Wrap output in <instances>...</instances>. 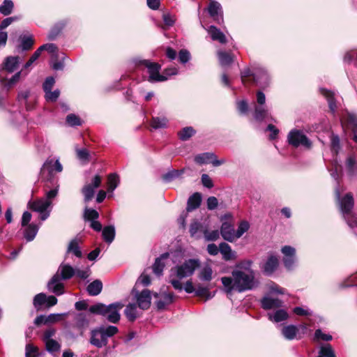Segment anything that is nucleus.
Returning a JSON list of instances; mask_svg holds the SVG:
<instances>
[{
    "mask_svg": "<svg viewBox=\"0 0 357 357\" xmlns=\"http://www.w3.org/2000/svg\"><path fill=\"white\" fill-rule=\"evenodd\" d=\"M220 234L225 241L229 242H233L236 239V233L233 227L227 222H224L222 224Z\"/></svg>",
    "mask_w": 357,
    "mask_h": 357,
    "instance_id": "nucleus-17",
    "label": "nucleus"
},
{
    "mask_svg": "<svg viewBox=\"0 0 357 357\" xmlns=\"http://www.w3.org/2000/svg\"><path fill=\"white\" fill-rule=\"evenodd\" d=\"M28 71L27 72H24L23 73L22 70H20L17 73H16L14 75L12 76V77L8 80V83H7V86L10 88L12 87L13 85H14L15 84H16L19 80H20V78L21 77L22 75H23L24 76H26L27 74H28Z\"/></svg>",
    "mask_w": 357,
    "mask_h": 357,
    "instance_id": "nucleus-61",
    "label": "nucleus"
},
{
    "mask_svg": "<svg viewBox=\"0 0 357 357\" xmlns=\"http://www.w3.org/2000/svg\"><path fill=\"white\" fill-rule=\"evenodd\" d=\"M250 228V225L247 221H241L238 227L236 233V238H240Z\"/></svg>",
    "mask_w": 357,
    "mask_h": 357,
    "instance_id": "nucleus-52",
    "label": "nucleus"
},
{
    "mask_svg": "<svg viewBox=\"0 0 357 357\" xmlns=\"http://www.w3.org/2000/svg\"><path fill=\"white\" fill-rule=\"evenodd\" d=\"M242 83L245 85H251L257 82L256 76L250 68H245L241 72Z\"/></svg>",
    "mask_w": 357,
    "mask_h": 357,
    "instance_id": "nucleus-28",
    "label": "nucleus"
},
{
    "mask_svg": "<svg viewBox=\"0 0 357 357\" xmlns=\"http://www.w3.org/2000/svg\"><path fill=\"white\" fill-rule=\"evenodd\" d=\"M62 28L63 27L61 26H59L58 24L53 26L47 36L48 40H54L56 38V37L61 33Z\"/></svg>",
    "mask_w": 357,
    "mask_h": 357,
    "instance_id": "nucleus-55",
    "label": "nucleus"
},
{
    "mask_svg": "<svg viewBox=\"0 0 357 357\" xmlns=\"http://www.w3.org/2000/svg\"><path fill=\"white\" fill-rule=\"evenodd\" d=\"M137 307L135 303H129L124 310L126 317L130 322H134L137 317Z\"/></svg>",
    "mask_w": 357,
    "mask_h": 357,
    "instance_id": "nucleus-34",
    "label": "nucleus"
},
{
    "mask_svg": "<svg viewBox=\"0 0 357 357\" xmlns=\"http://www.w3.org/2000/svg\"><path fill=\"white\" fill-rule=\"evenodd\" d=\"M44 188L46 191L45 195L47 199L50 200L54 199L56 197L59 188V184L58 180H54L52 181H46L45 184Z\"/></svg>",
    "mask_w": 357,
    "mask_h": 357,
    "instance_id": "nucleus-18",
    "label": "nucleus"
},
{
    "mask_svg": "<svg viewBox=\"0 0 357 357\" xmlns=\"http://www.w3.org/2000/svg\"><path fill=\"white\" fill-rule=\"evenodd\" d=\"M46 301L47 295L44 293H40L34 296L33 300V305L36 310L39 311L43 305H46Z\"/></svg>",
    "mask_w": 357,
    "mask_h": 357,
    "instance_id": "nucleus-37",
    "label": "nucleus"
},
{
    "mask_svg": "<svg viewBox=\"0 0 357 357\" xmlns=\"http://www.w3.org/2000/svg\"><path fill=\"white\" fill-rule=\"evenodd\" d=\"M38 355V349L31 344L26 345V357H37Z\"/></svg>",
    "mask_w": 357,
    "mask_h": 357,
    "instance_id": "nucleus-58",
    "label": "nucleus"
},
{
    "mask_svg": "<svg viewBox=\"0 0 357 357\" xmlns=\"http://www.w3.org/2000/svg\"><path fill=\"white\" fill-rule=\"evenodd\" d=\"M288 314L284 310H278L273 316V319L275 322L278 323L288 319Z\"/></svg>",
    "mask_w": 357,
    "mask_h": 357,
    "instance_id": "nucleus-56",
    "label": "nucleus"
},
{
    "mask_svg": "<svg viewBox=\"0 0 357 357\" xmlns=\"http://www.w3.org/2000/svg\"><path fill=\"white\" fill-rule=\"evenodd\" d=\"M54 163L53 160H47L40 169L41 178L45 181H59V178L53 173L54 171Z\"/></svg>",
    "mask_w": 357,
    "mask_h": 357,
    "instance_id": "nucleus-11",
    "label": "nucleus"
},
{
    "mask_svg": "<svg viewBox=\"0 0 357 357\" xmlns=\"http://www.w3.org/2000/svg\"><path fill=\"white\" fill-rule=\"evenodd\" d=\"M261 307L265 310H268L274 308H279L282 306V301L279 298H273L268 296H264L261 299Z\"/></svg>",
    "mask_w": 357,
    "mask_h": 357,
    "instance_id": "nucleus-19",
    "label": "nucleus"
},
{
    "mask_svg": "<svg viewBox=\"0 0 357 357\" xmlns=\"http://www.w3.org/2000/svg\"><path fill=\"white\" fill-rule=\"evenodd\" d=\"M132 294H135L137 301L136 305L137 307L143 310H146L150 307L151 304V291L149 289H145L141 292H139L133 289Z\"/></svg>",
    "mask_w": 357,
    "mask_h": 357,
    "instance_id": "nucleus-9",
    "label": "nucleus"
},
{
    "mask_svg": "<svg viewBox=\"0 0 357 357\" xmlns=\"http://www.w3.org/2000/svg\"><path fill=\"white\" fill-rule=\"evenodd\" d=\"M340 149V139L338 135L332 134L331 136V150L332 153L337 155Z\"/></svg>",
    "mask_w": 357,
    "mask_h": 357,
    "instance_id": "nucleus-40",
    "label": "nucleus"
},
{
    "mask_svg": "<svg viewBox=\"0 0 357 357\" xmlns=\"http://www.w3.org/2000/svg\"><path fill=\"white\" fill-rule=\"evenodd\" d=\"M232 277H222V283L225 291L231 294L233 291L239 293L251 290L255 287V274L252 271L249 273L240 270H234L231 272Z\"/></svg>",
    "mask_w": 357,
    "mask_h": 357,
    "instance_id": "nucleus-1",
    "label": "nucleus"
},
{
    "mask_svg": "<svg viewBox=\"0 0 357 357\" xmlns=\"http://www.w3.org/2000/svg\"><path fill=\"white\" fill-rule=\"evenodd\" d=\"M52 202L45 199H37L33 202H29V207L30 209L34 211L43 213L47 208L51 205Z\"/></svg>",
    "mask_w": 357,
    "mask_h": 357,
    "instance_id": "nucleus-23",
    "label": "nucleus"
},
{
    "mask_svg": "<svg viewBox=\"0 0 357 357\" xmlns=\"http://www.w3.org/2000/svg\"><path fill=\"white\" fill-rule=\"evenodd\" d=\"M14 8V3L11 0H4L0 6V13L7 16L9 15Z\"/></svg>",
    "mask_w": 357,
    "mask_h": 357,
    "instance_id": "nucleus-41",
    "label": "nucleus"
},
{
    "mask_svg": "<svg viewBox=\"0 0 357 357\" xmlns=\"http://www.w3.org/2000/svg\"><path fill=\"white\" fill-rule=\"evenodd\" d=\"M298 331L299 328L297 326L294 325H288L282 328V334L287 340H294V338L301 339V336L297 337Z\"/></svg>",
    "mask_w": 357,
    "mask_h": 357,
    "instance_id": "nucleus-27",
    "label": "nucleus"
},
{
    "mask_svg": "<svg viewBox=\"0 0 357 357\" xmlns=\"http://www.w3.org/2000/svg\"><path fill=\"white\" fill-rule=\"evenodd\" d=\"M99 218L98 212L93 208H86L84 213V219L85 221L96 220Z\"/></svg>",
    "mask_w": 357,
    "mask_h": 357,
    "instance_id": "nucleus-45",
    "label": "nucleus"
},
{
    "mask_svg": "<svg viewBox=\"0 0 357 357\" xmlns=\"http://www.w3.org/2000/svg\"><path fill=\"white\" fill-rule=\"evenodd\" d=\"M38 231V227L35 224H29L24 230V236L27 241H31L36 237Z\"/></svg>",
    "mask_w": 357,
    "mask_h": 357,
    "instance_id": "nucleus-35",
    "label": "nucleus"
},
{
    "mask_svg": "<svg viewBox=\"0 0 357 357\" xmlns=\"http://www.w3.org/2000/svg\"><path fill=\"white\" fill-rule=\"evenodd\" d=\"M20 58L19 56H6L1 63V70L13 73L19 66Z\"/></svg>",
    "mask_w": 357,
    "mask_h": 357,
    "instance_id": "nucleus-16",
    "label": "nucleus"
},
{
    "mask_svg": "<svg viewBox=\"0 0 357 357\" xmlns=\"http://www.w3.org/2000/svg\"><path fill=\"white\" fill-rule=\"evenodd\" d=\"M354 206V199L351 192L347 193L340 199V208L342 214L349 215Z\"/></svg>",
    "mask_w": 357,
    "mask_h": 357,
    "instance_id": "nucleus-15",
    "label": "nucleus"
},
{
    "mask_svg": "<svg viewBox=\"0 0 357 357\" xmlns=\"http://www.w3.org/2000/svg\"><path fill=\"white\" fill-rule=\"evenodd\" d=\"M236 107L240 114L245 115L248 112V103L245 100L238 101Z\"/></svg>",
    "mask_w": 357,
    "mask_h": 357,
    "instance_id": "nucleus-59",
    "label": "nucleus"
},
{
    "mask_svg": "<svg viewBox=\"0 0 357 357\" xmlns=\"http://www.w3.org/2000/svg\"><path fill=\"white\" fill-rule=\"evenodd\" d=\"M196 130L192 126H186L177 132L178 137L181 141H188L196 134Z\"/></svg>",
    "mask_w": 357,
    "mask_h": 357,
    "instance_id": "nucleus-30",
    "label": "nucleus"
},
{
    "mask_svg": "<svg viewBox=\"0 0 357 357\" xmlns=\"http://www.w3.org/2000/svg\"><path fill=\"white\" fill-rule=\"evenodd\" d=\"M195 296L204 298L205 300H208L212 298L209 289L208 287H202L200 284L197 285V288L195 290Z\"/></svg>",
    "mask_w": 357,
    "mask_h": 357,
    "instance_id": "nucleus-44",
    "label": "nucleus"
},
{
    "mask_svg": "<svg viewBox=\"0 0 357 357\" xmlns=\"http://www.w3.org/2000/svg\"><path fill=\"white\" fill-rule=\"evenodd\" d=\"M254 118L257 121H263L268 116V110L261 105L255 106Z\"/></svg>",
    "mask_w": 357,
    "mask_h": 357,
    "instance_id": "nucleus-36",
    "label": "nucleus"
},
{
    "mask_svg": "<svg viewBox=\"0 0 357 357\" xmlns=\"http://www.w3.org/2000/svg\"><path fill=\"white\" fill-rule=\"evenodd\" d=\"M139 64L147 68L148 73L149 74L148 81L149 82H165L167 80V77L160 74L161 66L158 63L144 59L140 61Z\"/></svg>",
    "mask_w": 357,
    "mask_h": 357,
    "instance_id": "nucleus-4",
    "label": "nucleus"
},
{
    "mask_svg": "<svg viewBox=\"0 0 357 357\" xmlns=\"http://www.w3.org/2000/svg\"><path fill=\"white\" fill-rule=\"evenodd\" d=\"M219 252L222 255V259L225 261L235 260L237 257L236 252L231 250V246L225 242L219 244Z\"/></svg>",
    "mask_w": 357,
    "mask_h": 357,
    "instance_id": "nucleus-20",
    "label": "nucleus"
},
{
    "mask_svg": "<svg viewBox=\"0 0 357 357\" xmlns=\"http://www.w3.org/2000/svg\"><path fill=\"white\" fill-rule=\"evenodd\" d=\"M195 162L199 165L212 163L215 167L220 166L225 162L224 160H218L215 153L206 152L195 156Z\"/></svg>",
    "mask_w": 357,
    "mask_h": 357,
    "instance_id": "nucleus-10",
    "label": "nucleus"
},
{
    "mask_svg": "<svg viewBox=\"0 0 357 357\" xmlns=\"http://www.w3.org/2000/svg\"><path fill=\"white\" fill-rule=\"evenodd\" d=\"M66 121L68 125L70 126H77L82 125V120L80 118L74 114H70L67 115Z\"/></svg>",
    "mask_w": 357,
    "mask_h": 357,
    "instance_id": "nucleus-49",
    "label": "nucleus"
},
{
    "mask_svg": "<svg viewBox=\"0 0 357 357\" xmlns=\"http://www.w3.org/2000/svg\"><path fill=\"white\" fill-rule=\"evenodd\" d=\"M202 199V195L199 192H195L190 196L187 202V212L198 208L201 205Z\"/></svg>",
    "mask_w": 357,
    "mask_h": 357,
    "instance_id": "nucleus-24",
    "label": "nucleus"
},
{
    "mask_svg": "<svg viewBox=\"0 0 357 357\" xmlns=\"http://www.w3.org/2000/svg\"><path fill=\"white\" fill-rule=\"evenodd\" d=\"M68 252H73L77 257H82V251L79 249L77 239L72 240L68 247Z\"/></svg>",
    "mask_w": 357,
    "mask_h": 357,
    "instance_id": "nucleus-43",
    "label": "nucleus"
},
{
    "mask_svg": "<svg viewBox=\"0 0 357 357\" xmlns=\"http://www.w3.org/2000/svg\"><path fill=\"white\" fill-rule=\"evenodd\" d=\"M89 323L88 315L84 312L77 313L74 317L73 327L79 331L81 335L89 328Z\"/></svg>",
    "mask_w": 357,
    "mask_h": 357,
    "instance_id": "nucleus-13",
    "label": "nucleus"
},
{
    "mask_svg": "<svg viewBox=\"0 0 357 357\" xmlns=\"http://www.w3.org/2000/svg\"><path fill=\"white\" fill-rule=\"evenodd\" d=\"M59 270L61 271L62 280H67L75 275V270L69 264H61Z\"/></svg>",
    "mask_w": 357,
    "mask_h": 357,
    "instance_id": "nucleus-31",
    "label": "nucleus"
},
{
    "mask_svg": "<svg viewBox=\"0 0 357 357\" xmlns=\"http://www.w3.org/2000/svg\"><path fill=\"white\" fill-rule=\"evenodd\" d=\"M317 357H336L335 351L330 344L321 347Z\"/></svg>",
    "mask_w": 357,
    "mask_h": 357,
    "instance_id": "nucleus-38",
    "label": "nucleus"
},
{
    "mask_svg": "<svg viewBox=\"0 0 357 357\" xmlns=\"http://www.w3.org/2000/svg\"><path fill=\"white\" fill-rule=\"evenodd\" d=\"M118 332V328L114 326H108L107 328L103 326L96 328L91 331L90 343L97 348H101L107 345L108 337H113Z\"/></svg>",
    "mask_w": 357,
    "mask_h": 357,
    "instance_id": "nucleus-3",
    "label": "nucleus"
},
{
    "mask_svg": "<svg viewBox=\"0 0 357 357\" xmlns=\"http://www.w3.org/2000/svg\"><path fill=\"white\" fill-rule=\"evenodd\" d=\"M167 119L165 118L153 117L150 125L154 129L165 128L166 126Z\"/></svg>",
    "mask_w": 357,
    "mask_h": 357,
    "instance_id": "nucleus-46",
    "label": "nucleus"
},
{
    "mask_svg": "<svg viewBox=\"0 0 357 357\" xmlns=\"http://www.w3.org/2000/svg\"><path fill=\"white\" fill-rule=\"evenodd\" d=\"M190 59V54L188 50L182 49L178 52V60L181 63H187Z\"/></svg>",
    "mask_w": 357,
    "mask_h": 357,
    "instance_id": "nucleus-63",
    "label": "nucleus"
},
{
    "mask_svg": "<svg viewBox=\"0 0 357 357\" xmlns=\"http://www.w3.org/2000/svg\"><path fill=\"white\" fill-rule=\"evenodd\" d=\"M60 95V91L56 89L54 91H49L45 92V98L50 102H56Z\"/></svg>",
    "mask_w": 357,
    "mask_h": 357,
    "instance_id": "nucleus-64",
    "label": "nucleus"
},
{
    "mask_svg": "<svg viewBox=\"0 0 357 357\" xmlns=\"http://www.w3.org/2000/svg\"><path fill=\"white\" fill-rule=\"evenodd\" d=\"M319 91L320 93L326 98L330 112L332 114H335L337 109V104L334 93L325 88H321Z\"/></svg>",
    "mask_w": 357,
    "mask_h": 357,
    "instance_id": "nucleus-21",
    "label": "nucleus"
},
{
    "mask_svg": "<svg viewBox=\"0 0 357 357\" xmlns=\"http://www.w3.org/2000/svg\"><path fill=\"white\" fill-rule=\"evenodd\" d=\"M205 228H204L202 223H200L199 221H197L196 220H194L190 225L189 232H190V236L195 237L196 234H197L198 231L203 232V230Z\"/></svg>",
    "mask_w": 357,
    "mask_h": 357,
    "instance_id": "nucleus-42",
    "label": "nucleus"
},
{
    "mask_svg": "<svg viewBox=\"0 0 357 357\" xmlns=\"http://www.w3.org/2000/svg\"><path fill=\"white\" fill-rule=\"evenodd\" d=\"M344 218L346 220L347 225L351 228H354L357 227V219L355 216V215L351 212L349 215L347 214H343Z\"/></svg>",
    "mask_w": 357,
    "mask_h": 357,
    "instance_id": "nucleus-60",
    "label": "nucleus"
},
{
    "mask_svg": "<svg viewBox=\"0 0 357 357\" xmlns=\"http://www.w3.org/2000/svg\"><path fill=\"white\" fill-rule=\"evenodd\" d=\"M342 126L349 129L352 132V140L357 144V115L348 113L345 117Z\"/></svg>",
    "mask_w": 357,
    "mask_h": 357,
    "instance_id": "nucleus-12",
    "label": "nucleus"
},
{
    "mask_svg": "<svg viewBox=\"0 0 357 357\" xmlns=\"http://www.w3.org/2000/svg\"><path fill=\"white\" fill-rule=\"evenodd\" d=\"M102 290V282L97 279L91 282L86 287L89 295L95 296L100 294Z\"/></svg>",
    "mask_w": 357,
    "mask_h": 357,
    "instance_id": "nucleus-29",
    "label": "nucleus"
},
{
    "mask_svg": "<svg viewBox=\"0 0 357 357\" xmlns=\"http://www.w3.org/2000/svg\"><path fill=\"white\" fill-rule=\"evenodd\" d=\"M344 61L347 63L357 61V50H352L347 52L344 56Z\"/></svg>",
    "mask_w": 357,
    "mask_h": 357,
    "instance_id": "nucleus-62",
    "label": "nucleus"
},
{
    "mask_svg": "<svg viewBox=\"0 0 357 357\" xmlns=\"http://www.w3.org/2000/svg\"><path fill=\"white\" fill-rule=\"evenodd\" d=\"M76 154L78 159L84 162L90 161V154L86 149H81L76 150Z\"/></svg>",
    "mask_w": 357,
    "mask_h": 357,
    "instance_id": "nucleus-53",
    "label": "nucleus"
},
{
    "mask_svg": "<svg viewBox=\"0 0 357 357\" xmlns=\"http://www.w3.org/2000/svg\"><path fill=\"white\" fill-rule=\"evenodd\" d=\"M165 266V264L160 261V258H156L152 266L153 273L160 275L162 273Z\"/></svg>",
    "mask_w": 357,
    "mask_h": 357,
    "instance_id": "nucleus-51",
    "label": "nucleus"
},
{
    "mask_svg": "<svg viewBox=\"0 0 357 357\" xmlns=\"http://www.w3.org/2000/svg\"><path fill=\"white\" fill-rule=\"evenodd\" d=\"M203 234L206 241H215L219 238L220 233L218 230H213L212 231H208L207 229H204L203 230Z\"/></svg>",
    "mask_w": 357,
    "mask_h": 357,
    "instance_id": "nucleus-50",
    "label": "nucleus"
},
{
    "mask_svg": "<svg viewBox=\"0 0 357 357\" xmlns=\"http://www.w3.org/2000/svg\"><path fill=\"white\" fill-rule=\"evenodd\" d=\"M115 228L113 225H108L103 228L102 235L107 243H111L115 238Z\"/></svg>",
    "mask_w": 357,
    "mask_h": 357,
    "instance_id": "nucleus-33",
    "label": "nucleus"
},
{
    "mask_svg": "<svg viewBox=\"0 0 357 357\" xmlns=\"http://www.w3.org/2000/svg\"><path fill=\"white\" fill-rule=\"evenodd\" d=\"M185 172L184 169H172L162 175V178L164 181L169 183L173 180L181 177Z\"/></svg>",
    "mask_w": 357,
    "mask_h": 357,
    "instance_id": "nucleus-32",
    "label": "nucleus"
},
{
    "mask_svg": "<svg viewBox=\"0 0 357 357\" xmlns=\"http://www.w3.org/2000/svg\"><path fill=\"white\" fill-rule=\"evenodd\" d=\"M356 165V158L354 154H351L348 156L346 160L345 165L350 174H353L354 172L355 167Z\"/></svg>",
    "mask_w": 357,
    "mask_h": 357,
    "instance_id": "nucleus-48",
    "label": "nucleus"
},
{
    "mask_svg": "<svg viewBox=\"0 0 357 357\" xmlns=\"http://www.w3.org/2000/svg\"><path fill=\"white\" fill-rule=\"evenodd\" d=\"M15 49L17 52H28L33 49L35 44L33 36L29 33H22L20 34L16 40Z\"/></svg>",
    "mask_w": 357,
    "mask_h": 357,
    "instance_id": "nucleus-8",
    "label": "nucleus"
},
{
    "mask_svg": "<svg viewBox=\"0 0 357 357\" xmlns=\"http://www.w3.org/2000/svg\"><path fill=\"white\" fill-rule=\"evenodd\" d=\"M119 183V176L114 173L107 176V191L113 192Z\"/></svg>",
    "mask_w": 357,
    "mask_h": 357,
    "instance_id": "nucleus-39",
    "label": "nucleus"
},
{
    "mask_svg": "<svg viewBox=\"0 0 357 357\" xmlns=\"http://www.w3.org/2000/svg\"><path fill=\"white\" fill-rule=\"evenodd\" d=\"M212 268L209 266H206L199 273V278L204 281H210L212 279Z\"/></svg>",
    "mask_w": 357,
    "mask_h": 357,
    "instance_id": "nucleus-47",
    "label": "nucleus"
},
{
    "mask_svg": "<svg viewBox=\"0 0 357 357\" xmlns=\"http://www.w3.org/2000/svg\"><path fill=\"white\" fill-rule=\"evenodd\" d=\"M287 141L289 145L295 148L303 146L309 149L312 146L310 140L303 132L300 130H291L288 134Z\"/></svg>",
    "mask_w": 357,
    "mask_h": 357,
    "instance_id": "nucleus-5",
    "label": "nucleus"
},
{
    "mask_svg": "<svg viewBox=\"0 0 357 357\" xmlns=\"http://www.w3.org/2000/svg\"><path fill=\"white\" fill-rule=\"evenodd\" d=\"M279 261L276 256L271 255L264 265V272L267 275L272 274L278 268Z\"/></svg>",
    "mask_w": 357,
    "mask_h": 357,
    "instance_id": "nucleus-25",
    "label": "nucleus"
},
{
    "mask_svg": "<svg viewBox=\"0 0 357 357\" xmlns=\"http://www.w3.org/2000/svg\"><path fill=\"white\" fill-rule=\"evenodd\" d=\"M208 33L213 40L218 41L221 44H225L227 42L225 35L216 26L211 25L209 26Z\"/></svg>",
    "mask_w": 357,
    "mask_h": 357,
    "instance_id": "nucleus-26",
    "label": "nucleus"
},
{
    "mask_svg": "<svg viewBox=\"0 0 357 357\" xmlns=\"http://www.w3.org/2000/svg\"><path fill=\"white\" fill-rule=\"evenodd\" d=\"M123 304L121 302L112 303L108 305L97 303L91 305L89 311L93 314L100 315L112 324H118L121 319L119 311L123 307Z\"/></svg>",
    "mask_w": 357,
    "mask_h": 357,
    "instance_id": "nucleus-2",
    "label": "nucleus"
},
{
    "mask_svg": "<svg viewBox=\"0 0 357 357\" xmlns=\"http://www.w3.org/2000/svg\"><path fill=\"white\" fill-rule=\"evenodd\" d=\"M102 180V176L96 174L92 178L90 183L86 184L83 186L81 192L84 195L85 202H89L92 200L95 195V189L101 185Z\"/></svg>",
    "mask_w": 357,
    "mask_h": 357,
    "instance_id": "nucleus-7",
    "label": "nucleus"
},
{
    "mask_svg": "<svg viewBox=\"0 0 357 357\" xmlns=\"http://www.w3.org/2000/svg\"><path fill=\"white\" fill-rule=\"evenodd\" d=\"M46 349L49 352L57 351L60 349V344L54 340H49L45 343Z\"/></svg>",
    "mask_w": 357,
    "mask_h": 357,
    "instance_id": "nucleus-54",
    "label": "nucleus"
},
{
    "mask_svg": "<svg viewBox=\"0 0 357 357\" xmlns=\"http://www.w3.org/2000/svg\"><path fill=\"white\" fill-rule=\"evenodd\" d=\"M200 266V261L197 259H189L181 265L176 266V277L183 279L193 275L195 271Z\"/></svg>",
    "mask_w": 357,
    "mask_h": 357,
    "instance_id": "nucleus-6",
    "label": "nucleus"
},
{
    "mask_svg": "<svg viewBox=\"0 0 357 357\" xmlns=\"http://www.w3.org/2000/svg\"><path fill=\"white\" fill-rule=\"evenodd\" d=\"M207 10L210 17L218 24H221L223 22L221 5L218 1H211L208 4Z\"/></svg>",
    "mask_w": 357,
    "mask_h": 357,
    "instance_id": "nucleus-14",
    "label": "nucleus"
},
{
    "mask_svg": "<svg viewBox=\"0 0 357 357\" xmlns=\"http://www.w3.org/2000/svg\"><path fill=\"white\" fill-rule=\"evenodd\" d=\"M219 63L221 66H229L234 61L235 56L231 52L220 50L217 52Z\"/></svg>",
    "mask_w": 357,
    "mask_h": 357,
    "instance_id": "nucleus-22",
    "label": "nucleus"
},
{
    "mask_svg": "<svg viewBox=\"0 0 357 357\" xmlns=\"http://www.w3.org/2000/svg\"><path fill=\"white\" fill-rule=\"evenodd\" d=\"M314 339L328 342L332 340L333 337L329 334L324 333L321 329H317L314 332Z\"/></svg>",
    "mask_w": 357,
    "mask_h": 357,
    "instance_id": "nucleus-57",
    "label": "nucleus"
}]
</instances>
